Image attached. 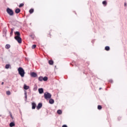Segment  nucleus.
Masks as SVG:
<instances>
[{
  "instance_id": "1",
  "label": "nucleus",
  "mask_w": 127,
  "mask_h": 127,
  "mask_svg": "<svg viewBox=\"0 0 127 127\" xmlns=\"http://www.w3.org/2000/svg\"><path fill=\"white\" fill-rule=\"evenodd\" d=\"M14 34L15 35L14 37L15 40L17 41L18 43H21L22 42V39L20 37V33L18 31H16L14 32Z\"/></svg>"
},
{
  "instance_id": "2",
  "label": "nucleus",
  "mask_w": 127,
  "mask_h": 127,
  "mask_svg": "<svg viewBox=\"0 0 127 127\" xmlns=\"http://www.w3.org/2000/svg\"><path fill=\"white\" fill-rule=\"evenodd\" d=\"M18 71L19 75L21 77H24V75L25 74V72L24 71V69L22 68V67H20L18 68Z\"/></svg>"
},
{
  "instance_id": "3",
  "label": "nucleus",
  "mask_w": 127,
  "mask_h": 127,
  "mask_svg": "<svg viewBox=\"0 0 127 127\" xmlns=\"http://www.w3.org/2000/svg\"><path fill=\"white\" fill-rule=\"evenodd\" d=\"M44 96L46 100H49L50 99H51L52 95L49 92H46L44 93Z\"/></svg>"
},
{
  "instance_id": "4",
  "label": "nucleus",
  "mask_w": 127,
  "mask_h": 127,
  "mask_svg": "<svg viewBox=\"0 0 127 127\" xmlns=\"http://www.w3.org/2000/svg\"><path fill=\"white\" fill-rule=\"evenodd\" d=\"M6 11L7 13H8V14H9L10 16H12V15H13V11L12 10V9L9 8H7L6 9Z\"/></svg>"
},
{
  "instance_id": "5",
  "label": "nucleus",
  "mask_w": 127,
  "mask_h": 127,
  "mask_svg": "<svg viewBox=\"0 0 127 127\" xmlns=\"http://www.w3.org/2000/svg\"><path fill=\"white\" fill-rule=\"evenodd\" d=\"M30 75L31 77H33V78H36V77H37V73L34 72H32L30 73Z\"/></svg>"
},
{
  "instance_id": "6",
  "label": "nucleus",
  "mask_w": 127,
  "mask_h": 127,
  "mask_svg": "<svg viewBox=\"0 0 127 127\" xmlns=\"http://www.w3.org/2000/svg\"><path fill=\"white\" fill-rule=\"evenodd\" d=\"M42 108V103H39L37 107V110H40Z\"/></svg>"
},
{
  "instance_id": "7",
  "label": "nucleus",
  "mask_w": 127,
  "mask_h": 127,
  "mask_svg": "<svg viewBox=\"0 0 127 127\" xmlns=\"http://www.w3.org/2000/svg\"><path fill=\"white\" fill-rule=\"evenodd\" d=\"M36 108V104L35 103L33 102L32 103V110H35V109Z\"/></svg>"
},
{
  "instance_id": "8",
  "label": "nucleus",
  "mask_w": 127,
  "mask_h": 127,
  "mask_svg": "<svg viewBox=\"0 0 127 127\" xmlns=\"http://www.w3.org/2000/svg\"><path fill=\"white\" fill-rule=\"evenodd\" d=\"M38 91L39 94H43V92H44V90H43V88H39Z\"/></svg>"
},
{
  "instance_id": "9",
  "label": "nucleus",
  "mask_w": 127,
  "mask_h": 127,
  "mask_svg": "<svg viewBox=\"0 0 127 127\" xmlns=\"http://www.w3.org/2000/svg\"><path fill=\"white\" fill-rule=\"evenodd\" d=\"M25 101H27V92L24 90Z\"/></svg>"
},
{
  "instance_id": "10",
  "label": "nucleus",
  "mask_w": 127,
  "mask_h": 127,
  "mask_svg": "<svg viewBox=\"0 0 127 127\" xmlns=\"http://www.w3.org/2000/svg\"><path fill=\"white\" fill-rule=\"evenodd\" d=\"M24 90H28V89H29V86L26 85V84H24Z\"/></svg>"
},
{
  "instance_id": "11",
  "label": "nucleus",
  "mask_w": 127,
  "mask_h": 127,
  "mask_svg": "<svg viewBox=\"0 0 127 127\" xmlns=\"http://www.w3.org/2000/svg\"><path fill=\"white\" fill-rule=\"evenodd\" d=\"M49 103L52 105L53 104H54V100H53V99H50L49 100Z\"/></svg>"
},
{
  "instance_id": "12",
  "label": "nucleus",
  "mask_w": 127,
  "mask_h": 127,
  "mask_svg": "<svg viewBox=\"0 0 127 127\" xmlns=\"http://www.w3.org/2000/svg\"><path fill=\"white\" fill-rule=\"evenodd\" d=\"M5 48L6 49H9L10 48V45L9 44H6L5 46Z\"/></svg>"
},
{
  "instance_id": "13",
  "label": "nucleus",
  "mask_w": 127,
  "mask_h": 127,
  "mask_svg": "<svg viewBox=\"0 0 127 127\" xmlns=\"http://www.w3.org/2000/svg\"><path fill=\"white\" fill-rule=\"evenodd\" d=\"M14 126H15V124H14V123H13V122H11L9 124V127H14Z\"/></svg>"
},
{
  "instance_id": "14",
  "label": "nucleus",
  "mask_w": 127,
  "mask_h": 127,
  "mask_svg": "<svg viewBox=\"0 0 127 127\" xmlns=\"http://www.w3.org/2000/svg\"><path fill=\"white\" fill-rule=\"evenodd\" d=\"M15 12L16 13H19L20 12V9L19 8H17L15 11Z\"/></svg>"
},
{
  "instance_id": "15",
  "label": "nucleus",
  "mask_w": 127,
  "mask_h": 127,
  "mask_svg": "<svg viewBox=\"0 0 127 127\" xmlns=\"http://www.w3.org/2000/svg\"><path fill=\"white\" fill-rule=\"evenodd\" d=\"M38 80L40 81V82H42L43 80V77L42 76L39 77Z\"/></svg>"
},
{
  "instance_id": "16",
  "label": "nucleus",
  "mask_w": 127,
  "mask_h": 127,
  "mask_svg": "<svg viewBox=\"0 0 127 127\" xmlns=\"http://www.w3.org/2000/svg\"><path fill=\"white\" fill-rule=\"evenodd\" d=\"M14 30V28H11V30H10V35H12V34H13V31Z\"/></svg>"
},
{
  "instance_id": "17",
  "label": "nucleus",
  "mask_w": 127,
  "mask_h": 127,
  "mask_svg": "<svg viewBox=\"0 0 127 127\" xmlns=\"http://www.w3.org/2000/svg\"><path fill=\"white\" fill-rule=\"evenodd\" d=\"M47 80H48V77H47V76H45L44 78L43 77V81H46Z\"/></svg>"
},
{
  "instance_id": "18",
  "label": "nucleus",
  "mask_w": 127,
  "mask_h": 127,
  "mask_svg": "<svg viewBox=\"0 0 127 127\" xmlns=\"http://www.w3.org/2000/svg\"><path fill=\"white\" fill-rule=\"evenodd\" d=\"M10 67V64H6L5 68L6 69H8V68H9Z\"/></svg>"
},
{
  "instance_id": "19",
  "label": "nucleus",
  "mask_w": 127,
  "mask_h": 127,
  "mask_svg": "<svg viewBox=\"0 0 127 127\" xmlns=\"http://www.w3.org/2000/svg\"><path fill=\"white\" fill-rule=\"evenodd\" d=\"M105 49L106 50V51H109L110 50V47L106 46L105 47Z\"/></svg>"
},
{
  "instance_id": "20",
  "label": "nucleus",
  "mask_w": 127,
  "mask_h": 127,
  "mask_svg": "<svg viewBox=\"0 0 127 127\" xmlns=\"http://www.w3.org/2000/svg\"><path fill=\"white\" fill-rule=\"evenodd\" d=\"M57 114H58L59 115H61V114H62V111H61V110H58Z\"/></svg>"
},
{
  "instance_id": "21",
  "label": "nucleus",
  "mask_w": 127,
  "mask_h": 127,
  "mask_svg": "<svg viewBox=\"0 0 127 127\" xmlns=\"http://www.w3.org/2000/svg\"><path fill=\"white\" fill-rule=\"evenodd\" d=\"M53 61L52 60H50L49 61V64H50V65H53Z\"/></svg>"
},
{
  "instance_id": "22",
  "label": "nucleus",
  "mask_w": 127,
  "mask_h": 127,
  "mask_svg": "<svg viewBox=\"0 0 127 127\" xmlns=\"http://www.w3.org/2000/svg\"><path fill=\"white\" fill-rule=\"evenodd\" d=\"M33 11H34V10L33 9H31L29 10V13H33Z\"/></svg>"
},
{
  "instance_id": "23",
  "label": "nucleus",
  "mask_w": 127,
  "mask_h": 127,
  "mask_svg": "<svg viewBox=\"0 0 127 127\" xmlns=\"http://www.w3.org/2000/svg\"><path fill=\"white\" fill-rule=\"evenodd\" d=\"M102 3L104 5H107V1H103Z\"/></svg>"
},
{
  "instance_id": "24",
  "label": "nucleus",
  "mask_w": 127,
  "mask_h": 127,
  "mask_svg": "<svg viewBox=\"0 0 127 127\" xmlns=\"http://www.w3.org/2000/svg\"><path fill=\"white\" fill-rule=\"evenodd\" d=\"M23 5H24V3H20L19 5V7H22V6H23Z\"/></svg>"
},
{
  "instance_id": "25",
  "label": "nucleus",
  "mask_w": 127,
  "mask_h": 127,
  "mask_svg": "<svg viewBox=\"0 0 127 127\" xmlns=\"http://www.w3.org/2000/svg\"><path fill=\"white\" fill-rule=\"evenodd\" d=\"M6 95H7L8 96H9V95H10V91H6Z\"/></svg>"
},
{
  "instance_id": "26",
  "label": "nucleus",
  "mask_w": 127,
  "mask_h": 127,
  "mask_svg": "<svg viewBox=\"0 0 127 127\" xmlns=\"http://www.w3.org/2000/svg\"><path fill=\"white\" fill-rule=\"evenodd\" d=\"M98 110H102V106H101V105H98Z\"/></svg>"
},
{
  "instance_id": "27",
  "label": "nucleus",
  "mask_w": 127,
  "mask_h": 127,
  "mask_svg": "<svg viewBox=\"0 0 127 127\" xmlns=\"http://www.w3.org/2000/svg\"><path fill=\"white\" fill-rule=\"evenodd\" d=\"M35 48H36V45H33L32 46V49H34Z\"/></svg>"
},
{
  "instance_id": "28",
  "label": "nucleus",
  "mask_w": 127,
  "mask_h": 127,
  "mask_svg": "<svg viewBox=\"0 0 127 127\" xmlns=\"http://www.w3.org/2000/svg\"><path fill=\"white\" fill-rule=\"evenodd\" d=\"M33 90H34V91H36V90H37V87H34Z\"/></svg>"
},
{
  "instance_id": "29",
  "label": "nucleus",
  "mask_w": 127,
  "mask_h": 127,
  "mask_svg": "<svg viewBox=\"0 0 127 127\" xmlns=\"http://www.w3.org/2000/svg\"><path fill=\"white\" fill-rule=\"evenodd\" d=\"M62 127H67V125H63Z\"/></svg>"
},
{
  "instance_id": "30",
  "label": "nucleus",
  "mask_w": 127,
  "mask_h": 127,
  "mask_svg": "<svg viewBox=\"0 0 127 127\" xmlns=\"http://www.w3.org/2000/svg\"><path fill=\"white\" fill-rule=\"evenodd\" d=\"M109 82H110V83H113V80H110Z\"/></svg>"
},
{
  "instance_id": "31",
  "label": "nucleus",
  "mask_w": 127,
  "mask_h": 127,
  "mask_svg": "<svg viewBox=\"0 0 127 127\" xmlns=\"http://www.w3.org/2000/svg\"><path fill=\"white\" fill-rule=\"evenodd\" d=\"M124 5H125V6H127V3L126 2L125 3Z\"/></svg>"
},
{
  "instance_id": "32",
  "label": "nucleus",
  "mask_w": 127,
  "mask_h": 127,
  "mask_svg": "<svg viewBox=\"0 0 127 127\" xmlns=\"http://www.w3.org/2000/svg\"><path fill=\"white\" fill-rule=\"evenodd\" d=\"M3 84H4L3 82H1V85H3Z\"/></svg>"
},
{
  "instance_id": "33",
  "label": "nucleus",
  "mask_w": 127,
  "mask_h": 127,
  "mask_svg": "<svg viewBox=\"0 0 127 127\" xmlns=\"http://www.w3.org/2000/svg\"><path fill=\"white\" fill-rule=\"evenodd\" d=\"M101 89H102V88H99V90H101Z\"/></svg>"
},
{
  "instance_id": "34",
  "label": "nucleus",
  "mask_w": 127,
  "mask_h": 127,
  "mask_svg": "<svg viewBox=\"0 0 127 127\" xmlns=\"http://www.w3.org/2000/svg\"><path fill=\"white\" fill-rule=\"evenodd\" d=\"M12 116H11V117Z\"/></svg>"
}]
</instances>
